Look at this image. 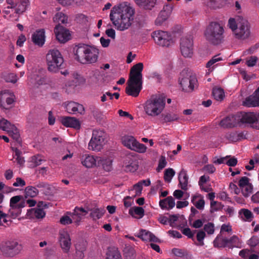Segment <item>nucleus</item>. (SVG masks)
<instances>
[{
	"label": "nucleus",
	"mask_w": 259,
	"mask_h": 259,
	"mask_svg": "<svg viewBox=\"0 0 259 259\" xmlns=\"http://www.w3.org/2000/svg\"><path fill=\"white\" fill-rule=\"evenodd\" d=\"M135 13L133 6L127 2H124L112 9L110 18L117 30L123 31L131 26Z\"/></svg>",
	"instance_id": "f257e3e1"
},
{
	"label": "nucleus",
	"mask_w": 259,
	"mask_h": 259,
	"mask_svg": "<svg viewBox=\"0 0 259 259\" xmlns=\"http://www.w3.org/2000/svg\"><path fill=\"white\" fill-rule=\"evenodd\" d=\"M143 64L138 63L131 69L130 76L125 89V93L129 96L137 97L142 89V71Z\"/></svg>",
	"instance_id": "f03ea898"
},
{
	"label": "nucleus",
	"mask_w": 259,
	"mask_h": 259,
	"mask_svg": "<svg viewBox=\"0 0 259 259\" xmlns=\"http://www.w3.org/2000/svg\"><path fill=\"white\" fill-rule=\"evenodd\" d=\"M75 59L82 64H92L98 59V50L82 45H79L74 49Z\"/></svg>",
	"instance_id": "7ed1b4c3"
},
{
	"label": "nucleus",
	"mask_w": 259,
	"mask_h": 259,
	"mask_svg": "<svg viewBox=\"0 0 259 259\" xmlns=\"http://www.w3.org/2000/svg\"><path fill=\"white\" fill-rule=\"evenodd\" d=\"M165 105V98L163 95H152L146 102L144 110L148 115L156 116L162 112Z\"/></svg>",
	"instance_id": "20e7f679"
},
{
	"label": "nucleus",
	"mask_w": 259,
	"mask_h": 259,
	"mask_svg": "<svg viewBox=\"0 0 259 259\" xmlns=\"http://www.w3.org/2000/svg\"><path fill=\"white\" fill-rule=\"evenodd\" d=\"M224 28L219 23L211 22L204 32L206 40L214 45L220 44L224 38Z\"/></svg>",
	"instance_id": "39448f33"
},
{
	"label": "nucleus",
	"mask_w": 259,
	"mask_h": 259,
	"mask_svg": "<svg viewBox=\"0 0 259 259\" xmlns=\"http://www.w3.org/2000/svg\"><path fill=\"white\" fill-rule=\"evenodd\" d=\"M48 69L50 72H56L64 62L63 58L57 49L50 50L46 55Z\"/></svg>",
	"instance_id": "423d86ee"
},
{
	"label": "nucleus",
	"mask_w": 259,
	"mask_h": 259,
	"mask_svg": "<svg viewBox=\"0 0 259 259\" xmlns=\"http://www.w3.org/2000/svg\"><path fill=\"white\" fill-rule=\"evenodd\" d=\"M106 133L102 130H94L92 136L88 144L90 150L98 152L103 149L105 144Z\"/></svg>",
	"instance_id": "0eeeda50"
},
{
	"label": "nucleus",
	"mask_w": 259,
	"mask_h": 259,
	"mask_svg": "<svg viewBox=\"0 0 259 259\" xmlns=\"http://www.w3.org/2000/svg\"><path fill=\"white\" fill-rule=\"evenodd\" d=\"M180 50L184 57H192L193 53V39L191 34H187L181 38Z\"/></svg>",
	"instance_id": "6e6552de"
},
{
	"label": "nucleus",
	"mask_w": 259,
	"mask_h": 259,
	"mask_svg": "<svg viewBox=\"0 0 259 259\" xmlns=\"http://www.w3.org/2000/svg\"><path fill=\"white\" fill-rule=\"evenodd\" d=\"M155 42L162 47H168L172 42L171 36L166 31L156 30L151 35Z\"/></svg>",
	"instance_id": "1a4fd4ad"
},
{
	"label": "nucleus",
	"mask_w": 259,
	"mask_h": 259,
	"mask_svg": "<svg viewBox=\"0 0 259 259\" xmlns=\"http://www.w3.org/2000/svg\"><path fill=\"white\" fill-rule=\"evenodd\" d=\"M184 72L181 74L180 84L184 91L190 92L194 90L196 85L197 80L195 76L187 74L184 76Z\"/></svg>",
	"instance_id": "9d476101"
},
{
	"label": "nucleus",
	"mask_w": 259,
	"mask_h": 259,
	"mask_svg": "<svg viewBox=\"0 0 259 259\" xmlns=\"http://www.w3.org/2000/svg\"><path fill=\"white\" fill-rule=\"evenodd\" d=\"M238 27L235 29L234 32L235 37L240 39L248 38L250 34L248 21L242 19L238 23Z\"/></svg>",
	"instance_id": "9b49d317"
},
{
	"label": "nucleus",
	"mask_w": 259,
	"mask_h": 259,
	"mask_svg": "<svg viewBox=\"0 0 259 259\" xmlns=\"http://www.w3.org/2000/svg\"><path fill=\"white\" fill-rule=\"evenodd\" d=\"M15 95L8 91L0 93V107L5 109H10L14 102Z\"/></svg>",
	"instance_id": "f8f14e48"
},
{
	"label": "nucleus",
	"mask_w": 259,
	"mask_h": 259,
	"mask_svg": "<svg viewBox=\"0 0 259 259\" xmlns=\"http://www.w3.org/2000/svg\"><path fill=\"white\" fill-rule=\"evenodd\" d=\"M16 242L15 241H3L0 244V250L6 257H12L16 254Z\"/></svg>",
	"instance_id": "ddd939ff"
},
{
	"label": "nucleus",
	"mask_w": 259,
	"mask_h": 259,
	"mask_svg": "<svg viewBox=\"0 0 259 259\" xmlns=\"http://www.w3.org/2000/svg\"><path fill=\"white\" fill-rule=\"evenodd\" d=\"M59 242L60 246L64 253H68L71 245V238L69 234L66 231L59 232Z\"/></svg>",
	"instance_id": "4468645a"
},
{
	"label": "nucleus",
	"mask_w": 259,
	"mask_h": 259,
	"mask_svg": "<svg viewBox=\"0 0 259 259\" xmlns=\"http://www.w3.org/2000/svg\"><path fill=\"white\" fill-rule=\"evenodd\" d=\"M0 129L7 132L9 135L14 140L11 145L15 146L16 142V127L14 125H11L7 120L2 119L0 120Z\"/></svg>",
	"instance_id": "2eb2a0df"
},
{
	"label": "nucleus",
	"mask_w": 259,
	"mask_h": 259,
	"mask_svg": "<svg viewBox=\"0 0 259 259\" xmlns=\"http://www.w3.org/2000/svg\"><path fill=\"white\" fill-rule=\"evenodd\" d=\"M239 123H249L251 124V127L254 128V125L256 120V113L253 112H238Z\"/></svg>",
	"instance_id": "dca6fc26"
},
{
	"label": "nucleus",
	"mask_w": 259,
	"mask_h": 259,
	"mask_svg": "<svg viewBox=\"0 0 259 259\" xmlns=\"http://www.w3.org/2000/svg\"><path fill=\"white\" fill-rule=\"evenodd\" d=\"M57 39L60 42L64 43L70 38V34L68 30L64 29L60 24L57 25L54 28Z\"/></svg>",
	"instance_id": "f3484780"
},
{
	"label": "nucleus",
	"mask_w": 259,
	"mask_h": 259,
	"mask_svg": "<svg viewBox=\"0 0 259 259\" xmlns=\"http://www.w3.org/2000/svg\"><path fill=\"white\" fill-rule=\"evenodd\" d=\"M239 124L238 113L223 118L220 123L221 126L224 128H232L237 126Z\"/></svg>",
	"instance_id": "a211bd4d"
},
{
	"label": "nucleus",
	"mask_w": 259,
	"mask_h": 259,
	"mask_svg": "<svg viewBox=\"0 0 259 259\" xmlns=\"http://www.w3.org/2000/svg\"><path fill=\"white\" fill-rule=\"evenodd\" d=\"M65 108L67 111L70 114H82L84 112V109L82 105L75 102H68L65 103Z\"/></svg>",
	"instance_id": "6ab92c4d"
},
{
	"label": "nucleus",
	"mask_w": 259,
	"mask_h": 259,
	"mask_svg": "<svg viewBox=\"0 0 259 259\" xmlns=\"http://www.w3.org/2000/svg\"><path fill=\"white\" fill-rule=\"evenodd\" d=\"M243 105L247 107L259 106V87L252 95L245 99L243 102Z\"/></svg>",
	"instance_id": "aec40b11"
},
{
	"label": "nucleus",
	"mask_w": 259,
	"mask_h": 259,
	"mask_svg": "<svg viewBox=\"0 0 259 259\" xmlns=\"http://www.w3.org/2000/svg\"><path fill=\"white\" fill-rule=\"evenodd\" d=\"M97 157L90 154L83 155L81 158V163L87 168L97 167Z\"/></svg>",
	"instance_id": "412c9836"
},
{
	"label": "nucleus",
	"mask_w": 259,
	"mask_h": 259,
	"mask_svg": "<svg viewBox=\"0 0 259 259\" xmlns=\"http://www.w3.org/2000/svg\"><path fill=\"white\" fill-rule=\"evenodd\" d=\"M97 167L102 168L106 171H110L112 169V160L110 158L106 157H97Z\"/></svg>",
	"instance_id": "4be33fe9"
},
{
	"label": "nucleus",
	"mask_w": 259,
	"mask_h": 259,
	"mask_svg": "<svg viewBox=\"0 0 259 259\" xmlns=\"http://www.w3.org/2000/svg\"><path fill=\"white\" fill-rule=\"evenodd\" d=\"M61 122L66 127H72L76 130L80 127L79 121L75 117H63L61 119Z\"/></svg>",
	"instance_id": "5701e85b"
},
{
	"label": "nucleus",
	"mask_w": 259,
	"mask_h": 259,
	"mask_svg": "<svg viewBox=\"0 0 259 259\" xmlns=\"http://www.w3.org/2000/svg\"><path fill=\"white\" fill-rule=\"evenodd\" d=\"M137 237L144 241H149L151 242H159V239L151 232L146 230L141 229L140 230Z\"/></svg>",
	"instance_id": "b1692460"
},
{
	"label": "nucleus",
	"mask_w": 259,
	"mask_h": 259,
	"mask_svg": "<svg viewBox=\"0 0 259 259\" xmlns=\"http://www.w3.org/2000/svg\"><path fill=\"white\" fill-rule=\"evenodd\" d=\"M33 43L39 47L44 45L45 41V32L44 29L36 30L32 36Z\"/></svg>",
	"instance_id": "393cba45"
},
{
	"label": "nucleus",
	"mask_w": 259,
	"mask_h": 259,
	"mask_svg": "<svg viewBox=\"0 0 259 259\" xmlns=\"http://www.w3.org/2000/svg\"><path fill=\"white\" fill-rule=\"evenodd\" d=\"M90 211V217L94 221H96L103 217L106 212L104 207L95 206L89 209Z\"/></svg>",
	"instance_id": "a878e982"
},
{
	"label": "nucleus",
	"mask_w": 259,
	"mask_h": 259,
	"mask_svg": "<svg viewBox=\"0 0 259 259\" xmlns=\"http://www.w3.org/2000/svg\"><path fill=\"white\" fill-rule=\"evenodd\" d=\"M179 185L180 187L184 190H187L188 189V177L187 176V171L182 169L179 175Z\"/></svg>",
	"instance_id": "bb28decb"
},
{
	"label": "nucleus",
	"mask_w": 259,
	"mask_h": 259,
	"mask_svg": "<svg viewBox=\"0 0 259 259\" xmlns=\"http://www.w3.org/2000/svg\"><path fill=\"white\" fill-rule=\"evenodd\" d=\"M88 213V211L82 207H76L73 212L72 213V218L75 223L78 224L82 219L83 217Z\"/></svg>",
	"instance_id": "cd10ccee"
},
{
	"label": "nucleus",
	"mask_w": 259,
	"mask_h": 259,
	"mask_svg": "<svg viewBox=\"0 0 259 259\" xmlns=\"http://www.w3.org/2000/svg\"><path fill=\"white\" fill-rule=\"evenodd\" d=\"M135 3L141 8L151 10L156 3V0H134Z\"/></svg>",
	"instance_id": "c85d7f7f"
},
{
	"label": "nucleus",
	"mask_w": 259,
	"mask_h": 259,
	"mask_svg": "<svg viewBox=\"0 0 259 259\" xmlns=\"http://www.w3.org/2000/svg\"><path fill=\"white\" fill-rule=\"evenodd\" d=\"M159 206L162 209H170L175 206V201L172 196H168L166 198L160 200Z\"/></svg>",
	"instance_id": "c756f323"
},
{
	"label": "nucleus",
	"mask_w": 259,
	"mask_h": 259,
	"mask_svg": "<svg viewBox=\"0 0 259 259\" xmlns=\"http://www.w3.org/2000/svg\"><path fill=\"white\" fill-rule=\"evenodd\" d=\"M106 259H122L118 249L115 247H110L106 253Z\"/></svg>",
	"instance_id": "7c9ffc66"
},
{
	"label": "nucleus",
	"mask_w": 259,
	"mask_h": 259,
	"mask_svg": "<svg viewBox=\"0 0 259 259\" xmlns=\"http://www.w3.org/2000/svg\"><path fill=\"white\" fill-rule=\"evenodd\" d=\"M227 238L218 235L213 240V246L218 248L227 247Z\"/></svg>",
	"instance_id": "2f4dec72"
},
{
	"label": "nucleus",
	"mask_w": 259,
	"mask_h": 259,
	"mask_svg": "<svg viewBox=\"0 0 259 259\" xmlns=\"http://www.w3.org/2000/svg\"><path fill=\"white\" fill-rule=\"evenodd\" d=\"M239 215L242 220L245 221L251 222L253 218L251 211L248 209H241L239 212Z\"/></svg>",
	"instance_id": "473e14b6"
},
{
	"label": "nucleus",
	"mask_w": 259,
	"mask_h": 259,
	"mask_svg": "<svg viewBox=\"0 0 259 259\" xmlns=\"http://www.w3.org/2000/svg\"><path fill=\"white\" fill-rule=\"evenodd\" d=\"M10 208L9 210L8 215L13 219L16 218V196H13L10 200Z\"/></svg>",
	"instance_id": "72a5a7b5"
},
{
	"label": "nucleus",
	"mask_w": 259,
	"mask_h": 259,
	"mask_svg": "<svg viewBox=\"0 0 259 259\" xmlns=\"http://www.w3.org/2000/svg\"><path fill=\"white\" fill-rule=\"evenodd\" d=\"M227 247L229 248L238 247L240 245L239 239L236 235H233L230 238H227Z\"/></svg>",
	"instance_id": "f704fd0d"
},
{
	"label": "nucleus",
	"mask_w": 259,
	"mask_h": 259,
	"mask_svg": "<svg viewBox=\"0 0 259 259\" xmlns=\"http://www.w3.org/2000/svg\"><path fill=\"white\" fill-rule=\"evenodd\" d=\"M86 250L84 244H77L76 246V252L75 254V259H83L84 255V252Z\"/></svg>",
	"instance_id": "c9c22d12"
},
{
	"label": "nucleus",
	"mask_w": 259,
	"mask_h": 259,
	"mask_svg": "<svg viewBox=\"0 0 259 259\" xmlns=\"http://www.w3.org/2000/svg\"><path fill=\"white\" fill-rule=\"evenodd\" d=\"M136 140L134 137L131 136H124L122 138L123 144L130 149H131Z\"/></svg>",
	"instance_id": "e433bc0d"
},
{
	"label": "nucleus",
	"mask_w": 259,
	"mask_h": 259,
	"mask_svg": "<svg viewBox=\"0 0 259 259\" xmlns=\"http://www.w3.org/2000/svg\"><path fill=\"white\" fill-rule=\"evenodd\" d=\"M29 4V0H19L17 2V14L22 13L25 11Z\"/></svg>",
	"instance_id": "4c0bfd02"
},
{
	"label": "nucleus",
	"mask_w": 259,
	"mask_h": 259,
	"mask_svg": "<svg viewBox=\"0 0 259 259\" xmlns=\"http://www.w3.org/2000/svg\"><path fill=\"white\" fill-rule=\"evenodd\" d=\"M147 19L143 15H138L136 18V25L139 28H142L147 26Z\"/></svg>",
	"instance_id": "58836bf2"
},
{
	"label": "nucleus",
	"mask_w": 259,
	"mask_h": 259,
	"mask_svg": "<svg viewBox=\"0 0 259 259\" xmlns=\"http://www.w3.org/2000/svg\"><path fill=\"white\" fill-rule=\"evenodd\" d=\"M67 16L62 12L57 13L53 17L54 22L59 23V24H60V23L62 24L67 23Z\"/></svg>",
	"instance_id": "ea45409f"
},
{
	"label": "nucleus",
	"mask_w": 259,
	"mask_h": 259,
	"mask_svg": "<svg viewBox=\"0 0 259 259\" xmlns=\"http://www.w3.org/2000/svg\"><path fill=\"white\" fill-rule=\"evenodd\" d=\"M129 213L133 217H136L135 214L137 215L139 218H142L144 215V210L141 207L136 206L130 209Z\"/></svg>",
	"instance_id": "a19ab883"
},
{
	"label": "nucleus",
	"mask_w": 259,
	"mask_h": 259,
	"mask_svg": "<svg viewBox=\"0 0 259 259\" xmlns=\"http://www.w3.org/2000/svg\"><path fill=\"white\" fill-rule=\"evenodd\" d=\"M212 93L214 98L217 101L223 100L225 96L224 90L221 88L213 89Z\"/></svg>",
	"instance_id": "79ce46f5"
},
{
	"label": "nucleus",
	"mask_w": 259,
	"mask_h": 259,
	"mask_svg": "<svg viewBox=\"0 0 259 259\" xmlns=\"http://www.w3.org/2000/svg\"><path fill=\"white\" fill-rule=\"evenodd\" d=\"M197 198L198 196H193L192 198L191 201L197 209L199 210H203L204 209L205 204L204 200L203 198H201L198 201H196Z\"/></svg>",
	"instance_id": "37998d69"
},
{
	"label": "nucleus",
	"mask_w": 259,
	"mask_h": 259,
	"mask_svg": "<svg viewBox=\"0 0 259 259\" xmlns=\"http://www.w3.org/2000/svg\"><path fill=\"white\" fill-rule=\"evenodd\" d=\"M147 147L144 144L138 142L137 140L134 143V145L131 148V150L139 153H144Z\"/></svg>",
	"instance_id": "c03bdc74"
},
{
	"label": "nucleus",
	"mask_w": 259,
	"mask_h": 259,
	"mask_svg": "<svg viewBox=\"0 0 259 259\" xmlns=\"http://www.w3.org/2000/svg\"><path fill=\"white\" fill-rule=\"evenodd\" d=\"M175 175V170L171 168L166 169L164 174V179L166 182H170Z\"/></svg>",
	"instance_id": "a18cd8bd"
},
{
	"label": "nucleus",
	"mask_w": 259,
	"mask_h": 259,
	"mask_svg": "<svg viewBox=\"0 0 259 259\" xmlns=\"http://www.w3.org/2000/svg\"><path fill=\"white\" fill-rule=\"evenodd\" d=\"M31 211L33 215L37 219H42L45 217L46 213L42 208H32Z\"/></svg>",
	"instance_id": "49530a36"
},
{
	"label": "nucleus",
	"mask_w": 259,
	"mask_h": 259,
	"mask_svg": "<svg viewBox=\"0 0 259 259\" xmlns=\"http://www.w3.org/2000/svg\"><path fill=\"white\" fill-rule=\"evenodd\" d=\"M25 196L33 197L37 195L38 193L37 189L33 187H27L25 190Z\"/></svg>",
	"instance_id": "de8ad7c7"
},
{
	"label": "nucleus",
	"mask_w": 259,
	"mask_h": 259,
	"mask_svg": "<svg viewBox=\"0 0 259 259\" xmlns=\"http://www.w3.org/2000/svg\"><path fill=\"white\" fill-rule=\"evenodd\" d=\"M242 193L245 197H247L252 192L253 186L251 183H249L243 188H240Z\"/></svg>",
	"instance_id": "09e8293b"
},
{
	"label": "nucleus",
	"mask_w": 259,
	"mask_h": 259,
	"mask_svg": "<svg viewBox=\"0 0 259 259\" xmlns=\"http://www.w3.org/2000/svg\"><path fill=\"white\" fill-rule=\"evenodd\" d=\"M163 120L165 122H172L177 120L179 119V116L177 114L172 113H167L163 115Z\"/></svg>",
	"instance_id": "8fccbe9b"
},
{
	"label": "nucleus",
	"mask_w": 259,
	"mask_h": 259,
	"mask_svg": "<svg viewBox=\"0 0 259 259\" xmlns=\"http://www.w3.org/2000/svg\"><path fill=\"white\" fill-rule=\"evenodd\" d=\"M224 205L221 202L211 201L210 202V211L211 212L221 210L223 208Z\"/></svg>",
	"instance_id": "3c124183"
},
{
	"label": "nucleus",
	"mask_w": 259,
	"mask_h": 259,
	"mask_svg": "<svg viewBox=\"0 0 259 259\" xmlns=\"http://www.w3.org/2000/svg\"><path fill=\"white\" fill-rule=\"evenodd\" d=\"M3 78L7 82L15 83L16 82V75L13 73H5Z\"/></svg>",
	"instance_id": "603ef678"
},
{
	"label": "nucleus",
	"mask_w": 259,
	"mask_h": 259,
	"mask_svg": "<svg viewBox=\"0 0 259 259\" xmlns=\"http://www.w3.org/2000/svg\"><path fill=\"white\" fill-rule=\"evenodd\" d=\"M222 59L219 57L218 55L214 56L206 64V67L208 69L209 71H212L211 67L216 62L222 60Z\"/></svg>",
	"instance_id": "864d4df0"
},
{
	"label": "nucleus",
	"mask_w": 259,
	"mask_h": 259,
	"mask_svg": "<svg viewBox=\"0 0 259 259\" xmlns=\"http://www.w3.org/2000/svg\"><path fill=\"white\" fill-rule=\"evenodd\" d=\"M204 230L209 235H211L214 232V226L212 223H208L205 224L203 227Z\"/></svg>",
	"instance_id": "5fc2aeb1"
},
{
	"label": "nucleus",
	"mask_w": 259,
	"mask_h": 259,
	"mask_svg": "<svg viewBox=\"0 0 259 259\" xmlns=\"http://www.w3.org/2000/svg\"><path fill=\"white\" fill-rule=\"evenodd\" d=\"M43 161L45 160L40 155H34L31 157V162L33 163V166L39 165Z\"/></svg>",
	"instance_id": "6e6d98bb"
},
{
	"label": "nucleus",
	"mask_w": 259,
	"mask_h": 259,
	"mask_svg": "<svg viewBox=\"0 0 259 259\" xmlns=\"http://www.w3.org/2000/svg\"><path fill=\"white\" fill-rule=\"evenodd\" d=\"M167 164V162L164 156H161L159 160L158 167L156 170L158 172L160 171L163 168H164Z\"/></svg>",
	"instance_id": "4d7b16f0"
},
{
	"label": "nucleus",
	"mask_w": 259,
	"mask_h": 259,
	"mask_svg": "<svg viewBox=\"0 0 259 259\" xmlns=\"http://www.w3.org/2000/svg\"><path fill=\"white\" fill-rule=\"evenodd\" d=\"M226 137L228 140L231 142H235L238 141L237 132H232L229 133L227 134Z\"/></svg>",
	"instance_id": "13d9d810"
},
{
	"label": "nucleus",
	"mask_w": 259,
	"mask_h": 259,
	"mask_svg": "<svg viewBox=\"0 0 259 259\" xmlns=\"http://www.w3.org/2000/svg\"><path fill=\"white\" fill-rule=\"evenodd\" d=\"M206 236L205 232L202 230H200L198 232L197 234V240L198 242H200L201 245H203L204 244L203 239H204Z\"/></svg>",
	"instance_id": "bf43d9fd"
},
{
	"label": "nucleus",
	"mask_w": 259,
	"mask_h": 259,
	"mask_svg": "<svg viewBox=\"0 0 259 259\" xmlns=\"http://www.w3.org/2000/svg\"><path fill=\"white\" fill-rule=\"evenodd\" d=\"M72 218L71 219L67 215H64L62 217L60 220V222L61 224L64 225L71 224L73 221Z\"/></svg>",
	"instance_id": "052dcab7"
},
{
	"label": "nucleus",
	"mask_w": 259,
	"mask_h": 259,
	"mask_svg": "<svg viewBox=\"0 0 259 259\" xmlns=\"http://www.w3.org/2000/svg\"><path fill=\"white\" fill-rule=\"evenodd\" d=\"M249 183V179L246 177H242L239 181L238 185L240 188L244 187Z\"/></svg>",
	"instance_id": "680f3d73"
},
{
	"label": "nucleus",
	"mask_w": 259,
	"mask_h": 259,
	"mask_svg": "<svg viewBox=\"0 0 259 259\" xmlns=\"http://www.w3.org/2000/svg\"><path fill=\"white\" fill-rule=\"evenodd\" d=\"M257 60V57L252 56L246 61V65L248 67H253L255 65Z\"/></svg>",
	"instance_id": "e2e57ef3"
},
{
	"label": "nucleus",
	"mask_w": 259,
	"mask_h": 259,
	"mask_svg": "<svg viewBox=\"0 0 259 259\" xmlns=\"http://www.w3.org/2000/svg\"><path fill=\"white\" fill-rule=\"evenodd\" d=\"M172 9L173 6L171 4H169L164 5L163 9L161 11L165 12V13H166L170 16L171 13L172 12Z\"/></svg>",
	"instance_id": "0e129e2a"
},
{
	"label": "nucleus",
	"mask_w": 259,
	"mask_h": 259,
	"mask_svg": "<svg viewBox=\"0 0 259 259\" xmlns=\"http://www.w3.org/2000/svg\"><path fill=\"white\" fill-rule=\"evenodd\" d=\"M172 252L176 255L179 257H183L185 255V252L179 248H173L172 249Z\"/></svg>",
	"instance_id": "69168bd1"
},
{
	"label": "nucleus",
	"mask_w": 259,
	"mask_h": 259,
	"mask_svg": "<svg viewBox=\"0 0 259 259\" xmlns=\"http://www.w3.org/2000/svg\"><path fill=\"white\" fill-rule=\"evenodd\" d=\"M228 25L229 27L232 29V30L234 32L235 29L237 28L238 27V23L237 24L235 19L234 18H230L228 22Z\"/></svg>",
	"instance_id": "338daca9"
},
{
	"label": "nucleus",
	"mask_w": 259,
	"mask_h": 259,
	"mask_svg": "<svg viewBox=\"0 0 259 259\" xmlns=\"http://www.w3.org/2000/svg\"><path fill=\"white\" fill-rule=\"evenodd\" d=\"M179 214L170 215L168 218V223L171 227L173 226L174 224L177 222L179 219Z\"/></svg>",
	"instance_id": "774afa93"
}]
</instances>
